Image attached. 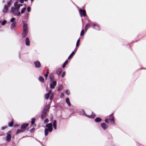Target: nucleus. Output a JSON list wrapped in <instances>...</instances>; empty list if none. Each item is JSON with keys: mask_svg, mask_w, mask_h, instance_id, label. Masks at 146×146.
<instances>
[{"mask_svg": "<svg viewBox=\"0 0 146 146\" xmlns=\"http://www.w3.org/2000/svg\"><path fill=\"white\" fill-rule=\"evenodd\" d=\"M79 13L81 17H82V15H83L84 17L86 16V13L85 10H83L82 9H80L79 10Z\"/></svg>", "mask_w": 146, "mask_h": 146, "instance_id": "8", "label": "nucleus"}, {"mask_svg": "<svg viewBox=\"0 0 146 146\" xmlns=\"http://www.w3.org/2000/svg\"><path fill=\"white\" fill-rule=\"evenodd\" d=\"M11 4V2L10 1V2H7V4H8V6L9 7L10 6Z\"/></svg>", "mask_w": 146, "mask_h": 146, "instance_id": "46", "label": "nucleus"}, {"mask_svg": "<svg viewBox=\"0 0 146 146\" xmlns=\"http://www.w3.org/2000/svg\"><path fill=\"white\" fill-rule=\"evenodd\" d=\"M53 127L55 129H56V124H53Z\"/></svg>", "mask_w": 146, "mask_h": 146, "instance_id": "40", "label": "nucleus"}, {"mask_svg": "<svg viewBox=\"0 0 146 146\" xmlns=\"http://www.w3.org/2000/svg\"><path fill=\"white\" fill-rule=\"evenodd\" d=\"M29 125V124L27 123H24L22 124L21 126V128L24 130V131L25 130V129Z\"/></svg>", "mask_w": 146, "mask_h": 146, "instance_id": "14", "label": "nucleus"}, {"mask_svg": "<svg viewBox=\"0 0 146 146\" xmlns=\"http://www.w3.org/2000/svg\"><path fill=\"white\" fill-rule=\"evenodd\" d=\"M52 92V91L51 90H49L48 91V94H49V95H50V94Z\"/></svg>", "mask_w": 146, "mask_h": 146, "instance_id": "49", "label": "nucleus"}, {"mask_svg": "<svg viewBox=\"0 0 146 146\" xmlns=\"http://www.w3.org/2000/svg\"><path fill=\"white\" fill-rule=\"evenodd\" d=\"M14 6V7H11L10 13L13 14L14 16H19L20 15L21 13L19 12V7L18 5Z\"/></svg>", "mask_w": 146, "mask_h": 146, "instance_id": "1", "label": "nucleus"}, {"mask_svg": "<svg viewBox=\"0 0 146 146\" xmlns=\"http://www.w3.org/2000/svg\"><path fill=\"white\" fill-rule=\"evenodd\" d=\"M48 73H49V72H46V74H48Z\"/></svg>", "mask_w": 146, "mask_h": 146, "instance_id": "51", "label": "nucleus"}, {"mask_svg": "<svg viewBox=\"0 0 146 146\" xmlns=\"http://www.w3.org/2000/svg\"><path fill=\"white\" fill-rule=\"evenodd\" d=\"M46 127L48 128H46L44 130L45 135L46 136L48 133V132H51L52 131V124L51 123L47 124Z\"/></svg>", "mask_w": 146, "mask_h": 146, "instance_id": "3", "label": "nucleus"}, {"mask_svg": "<svg viewBox=\"0 0 146 146\" xmlns=\"http://www.w3.org/2000/svg\"><path fill=\"white\" fill-rule=\"evenodd\" d=\"M48 76V75L47 74H45L44 76L45 78L46 79H47Z\"/></svg>", "mask_w": 146, "mask_h": 146, "instance_id": "44", "label": "nucleus"}, {"mask_svg": "<svg viewBox=\"0 0 146 146\" xmlns=\"http://www.w3.org/2000/svg\"><path fill=\"white\" fill-rule=\"evenodd\" d=\"M64 96V94L63 93H62L61 94V95H60V97L61 98H62V97H63Z\"/></svg>", "mask_w": 146, "mask_h": 146, "instance_id": "42", "label": "nucleus"}, {"mask_svg": "<svg viewBox=\"0 0 146 146\" xmlns=\"http://www.w3.org/2000/svg\"><path fill=\"white\" fill-rule=\"evenodd\" d=\"M84 29H83L82 30L81 33H80V35L81 36H82L84 34Z\"/></svg>", "mask_w": 146, "mask_h": 146, "instance_id": "34", "label": "nucleus"}, {"mask_svg": "<svg viewBox=\"0 0 146 146\" xmlns=\"http://www.w3.org/2000/svg\"><path fill=\"white\" fill-rule=\"evenodd\" d=\"M48 119H46L44 121V123H47L48 122Z\"/></svg>", "mask_w": 146, "mask_h": 146, "instance_id": "39", "label": "nucleus"}, {"mask_svg": "<svg viewBox=\"0 0 146 146\" xmlns=\"http://www.w3.org/2000/svg\"><path fill=\"white\" fill-rule=\"evenodd\" d=\"M39 80L42 82H43L44 81V79L43 78L40 76L39 77Z\"/></svg>", "mask_w": 146, "mask_h": 146, "instance_id": "23", "label": "nucleus"}, {"mask_svg": "<svg viewBox=\"0 0 146 146\" xmlns=\"http://www.w3.org/2000/svg\"><path fill=\"white\" fill-rule=\"evenodd\" d=\"M82 111L81 112H81V113L82 114H84L87 117H88L89 118H94L95 117V114L94 113H93L92 112V115H87L85 113V111L84 110L82 109Z\"/></svg>", "mask_w": 146, "mask_h": 146, "instance_id": "5", "label": "nucleus"}, {"mask_svg": "<svg viewBox=\"0 0 146 146\" xmlns=\"http://www.w3.org/2000/svg\"><path fill=\"white\" fill-rule=\"evenodd\" d=\"M14 5H18L19 7V9L20 8L21 6H23V4H18L17 2H15L14 3Z\"/></svg>", "mask_w": 146, "mask_h": 146, "instance_id": "25", "label": "nucleus"}, {"mask_svg": "<svg viewBox=\"0 0 146 146\" xmlns=\"http://www.w3.org/2000/svg\"><path fill=\"white\" fill-rule=\"evenodd\" d=\"M66 93L68 95H70V90H67L66 91Z\"/></svg>", "mask_w": 146, "mask_h": 146, "instance_id": "32", "label": "nucleus"}, {"mask_svg": "<svg viewBox=\"0 0 146 146\" xmlns=\"http://www.w3.org/2000/svg\"><path fill=\"white\" fill-rule=\"evenodd\" d=\"M66 101L69 106H71V104L68 98H67L66 99Z\"/></svg>", "mask_w": 146, "mask_h": 146, "instance_id": "20", "label": "nucleus"}, {"mask_svg": "<svg viewBox=\"0 0 146 146\" xmlns=\"http://www.w3.org/2000/svg\"><path fill=\"white\" fill-rule=\"evenodd\" d=\"M34 0H31V3H32V2H33V1Z\"/></svg>", "mask_w": 146, "mask_h": 146, "instance_id": "52", "label": "nucleus"}, {"mask_svg": "<svg viewBox=\"0 0 146 146\" xmlns=\"http://www.w3.org/2000/svg\"><path fill=\"white\" fill-rule=\"evenodd\" d=\"M24 130L22 129H18L17 130L16 132V134H17L19 133L20 132H24Z\"/></svg>", "mask_w": 146, "mask_h": 146, "instance_id": "22", "label": "nucleus"}, {"mask_svg": "<svg viewBox=\"0 0 146 146\" xmlns=\"http://www.w3.org/2000/svg\"><path fill=\"white\" fill-rule=\"evenodd\" d=\"M50 107L49 105L47 104L45 106L44 109L41 115V119H43L45 118L46 117V113L48 112V110Z\"/></svg>", "mask_w": 146, "mask_h": 146, "instance_id": "2", "label": "nucleus"}, {"mask_svg": "<svg viewBox=\"0 0 146 146\" xmlns=\"http://www.w3.org/2000/svg\"><path fill=\"white\" fill-rule=\"evenodd\" d=\"M13 121L9 123V125L11 127H12L13 126Z\"/></svg>", "mask_w": 146, "mask_h": 146, "instance_id": "29", "label": "nucleus"}, {"mask_svg": "<svg viewBox=\"0 0 146 146\" xmlns=\"http://www.w3.org/2000/svg\"><path fill=\"white\" fill-rule=\"evenodd\" d=\"M74 53L75 52H74V51H73L71 53V54L70 55V56L68 57V59H70L72 57V56L74 55Z\"/></svg>", "mask_w": 146, "mask_h": 146, "instance_id": "26", "label": "nucleus"}, {"mask_svg": "<svg viewBox=\"0 0 146 146\" xmlns=\"http://www.w3.org/2000/svg\"><path fill=\"white\" fill-rule=\"evenodd\" d=\"M8 7L7 5H5L3 9V10L2 11L3 13H6L7 12L8 10Z\"/></svg>", "mask_w": 146, "mask_h": 146, "instance_id": "15", "label": "nucleus"}, {"mask_svg": "<svg viewBox=\"0 0 146 146\" xmlns=\"http://www.w3.org/2000/svg\"><path fill=\"white\" fill-rule=\"evenodd\" d=\"M27 10L28 12H30L31 11V8L29 7H27Z\"/></svg>", "mask_w": 146, "mask_h": 146, "instance_id": "38", "label": "nucleus"}, {"mask_svg": "<svg viewBox=\"0 0 146 146\" xmlns=\"http://www.w3.org/2000/svg\"><path fill=\"white\" fill-rule=\"evenodd\" d=\"M53 124H56V120L54 121Z\"/></svg>", "mask_w": 146, "mask_h": 146, "instance_id": "48", "label": "nucleus"}, {"mask_svg": "<svg viewBox=\"0 0 146 146\" xmlns=\"http://www.w3.org/2000/svg\"><path fill=\"white\" fill-rule=\"evenodd\" d=\"M101 127L104 130H105L108 128V125L105 123H102L101 125Z\"/></svg>", "mask_w": 146, "mask_h": 146, "instance_id": "9", "label": "nucleus"}, {"mask_svg": "<svg viewBox=\"0 0 146 146\" xmlns=\"http://www.w3.org/2000/svg\"><path fill=\"white\" fill-rule=\"evenodd\" d=\"M35 118H32L31 119V123L32 124H33L35 122Z\"/></svg>", "mask_w": 146, "mask_h": 146, "instance_id": "30", "label": "nucleus"}, {"mask_svg": "<svg viewBox=\"0 0 146 146\" xmlns=\"http://www.w3.org/2000/svg\"><path fill=\"white\" fill-rule=\"evenodd\" d=\"M15 18H14V17L12 18L11 19L10 21L12 22H13L15 21Z\"/></svg>", "mask_w": 146, "mask_h": 146, "instance_id": "36", "label": "nucleus"}, {"mask_svg": "<svg viewBox=\"0 0 146 146\" xmlns=\"http://www.w3.org/2000/svg\"><path fill=\"white\" fill-rule=\"evenodd\" d=\"M1 21H0V23H1Z\"/></svg>", "mask_w": 146, "mask_h": 146, "instance_id": "54", "label": "nucleus"}, {"mask_svg": "<svg viewBox=\"0 0 146 146\" xmlns=\"http://www.w3.org/2000/svg\"><path fill=\"white\" fill-rule=\"evenodd\" d=\"M34 64L35 67L36 68H39L41 66V64L38 61H35L34 62Z\"/></svg>", "mask_w": 146, "mask_h": 146, "instance_id": "7", "label": "nucleus"}, {"mask_svg": "<svg viewBox=\"0 0 146 146\" xmlns=\"http://www.w3.org/2000/svg\"><path fill=\"white\" fill-rule=\"evenodd\" d=\"M6 128H7L6 127H5V126L3 127H1V129L2 130H4L5 129H6Z\"/></svg>", "mask_w": 146, "mask_h": 146, "instance_id": "45", "label": "nucleus"}, {"mask_svg": "<svg viewBox=\"0 0 146 146\" xmlns=\"http://www.w3.org/2000/svg\"><path fill=\"white\" fill-rule=\"evenodd\" d=\"M16 23L15 22H13L11 24V28L12 29H13L16 26Z\"/></svg>", "mask_w": 146, "mask_h": 146, "instance_id": "19", "label": "nucleus"}, {"mask_svg": "<svg viewBox=\"0 0 146 146\" xmlns=\"http://www.w3.org/2000/svg\"><path fill=\"white\" fill-rule=\"evenodd\" d=\"M101 119L100 117H97L95 119V121L96 122H99L101 121Z\"/></svg>", "mask_w": 146, "mask_h": 146, "instance_id": "24", "label": "nucleus"}, {"mask_svg": "<svg viewBox=\"0 0 146 146\" xmlns=\"http://www.w3.org/2000/svg\"><path fill=\"white\" fill-rule=\"evenodd\" d=\"M68 63V61L67 60H66L64 62V63L63 65H62V67L63 68H64L66 65Z\"/></svg>", "mask_w": 146, "mask_h": 146, "instance_id": "27", "label": "nucleus"}, {"mask_svg": "<svg viewBox=\"0 0 146 146\" xmlns=\"http://www.w3.org/2000/svg\"><path fill=\"white\" fill-rule=\"evenodd\" d=\"M113 113L110 115L109 116V120L110 121V124L111 125L115 124L114 118L112 116Z\"/></svg>", "mask_w": 146, "mask_h": 146, "instance_id": "6", "label": "nucleus"}, {"mask_svg": "<svg viewBox=\"0 0 146 146\" xmlns=\"http://www.w3.org/2000/svg\"><path fill=\"white\" fill-rule=\"evenodd\" d=\"M90 23L92 25V27L93 29L98 30H100L99 26L97 24L92 22V21H90Z\"/></svg>", "mask_w": 146, "mask_h": 146, "instance_id": "4", "label": "nucleus"}, {"mask_svg": "<svg viewBox=\"0 0 146 146\" xmlns=\"http://www.w3.org/2000/svg\"><path fill=\"white\" fill-rule=\"evenodd\" d=\"M90 21H89V23H88L85 26V29L86 31H87L88 29H89V28H90V27L91 25H92L91 24V23H90Z\"/></svg>", "mask_w": 146, "mask_h": 146, "instance_id": "11", "label": "nucleus"}, {"mask_svg": "<svg viewBox=\"0 0 146 146\" xmlns=\"http://www.w3.org/2000/svg\"><path fill=\"white\" fill-rule=\"evenodd\" d=\"M25 9H26L25 7L23 8L21 10V13H23L24 12Z\"/></svg>", "mask_w": 146, "mask_h": 146, "instance_id": "33", "label": "nucleus"}, {"mask_svg": "<svg viewBox=\"0 0 146 146\" xmlns=\"http://www.w3.org/2000/svg\"><path fill=\"white\" fill-rule=\"evenodd\" d=\"M76 48L75 49H74V52H76Z\"/></svg>", "mask_w": 146, "mask_h": 146, "instance_id": "50", "label": "nucleus"}, {"mask_svg": "<svg viewBox=\"0 0 146 146\" xmlns=\"http://www.w3.org/2000/svg\"><path fill=\"white\" fill-rule=\"evenodd\" d=\"M62 72V69L61 68H58L56 70V73L58 76L60 75Z\"/></svg>", "mask_w": 146, "mask_h": 146, "instance_id": "16", "label": "nucleus"}, {"mask_svg": "<svg viewBox=\"0 0 146 146\" xmlns=\"http://www.w3.org/2000/svg\"><path fill=\"white\" fill-rule=\"evenodd\" d=\"M56 84V81H54L52 83H51L50 85V87L51 88L54 89Z\"/></svg>", "mask_w": 146, "mask_h": 146, "instance_id": "10", "label": "nucleus"}, {"mask_svg": "<svg viewBox=\"0 0 146 146\" xmlns=\"http://www.w3.org/2000/svg\"><path fill=\"white\" fill-rule=\"evenodd\" d=\"M80 39H78L77 41V42H76V47L78 46V44L79 43V42H80Z\"/></svg>", "mask_w": 146, "mask_h": 146, "instance_id": "35", "label": "nucleus"}, {"mask_svg": "<svg viewBox=\"0 0 146 146\" xmlns=\"http://www.w3.org/2000/svg\"><path fill=\"white\" fill-rule=\"evenodd\" d=\"M53 93L50 96V100H52V98H53Z\"/></svg>", "mask_w": 146, "mask_h": 146, "instance_id": "41", "label": "nucleus"}, {"mask_svg": "<svg viewBox=\"0 0 146 146\" xmlns=\"http://www.w3.org/2000/svg\"><path fill=\"white\" fill-rule=\"evenodd\" d=\"M7 22V21L6 20H4L1 23V25H4Z\"/></svg>", "mask_w": 146, "mask_h": 146, "instance_id": "31", "label": "nucleus"}, {"mask_svg": "<svg viewBox=\"0 0 146 146\" xmlns=\"http://www.w3.org/2000/svg\"><path fill=\"white\" fill-rule=\"evenodd\" d=\"M105 121L106 123H108L109 121L108 119H106L105 120Z\"/></svg>", "mask_w": 146, "mask_h": 146, "instance_id": "43", "label": "nucleus"}, {"mask_svg": "<svg viewBox=\"0 0 146 146\" xmlns=\"http://www.w3.org/2000/svg\"><path fill=\"white\" fill-rule=\"evenodd\" d=\"M63 86L61 84H60L59 85V86L58 87V91H60L61 90L63 89Z\"/></svg>", "mask_w": 146, "mask_h": 146, "instance_id": "21", "label": "nucleus"}, {"mask_svg": "<svg viewBox=\"0 0 146 146\" xmlns=\"http://www.w3.org/2000/svg\"><path fill=\"white\" fill-rule=\"evenodd\" d=\"M25 44L27 46H29L30 45V41L28 37L26 38L25 39Z\"/></svg>", "mask_w": 146, "mask_h": 146, "instance_id": "17", "label": "nucleus"}, {"mask_svg": "<svg viewBox=\"0 0 146 146\" xmlns=\"http://www.w3.org/2000/svg\"><path fill=\"white\" fill-rule=\"evenodd\" d=\"M49 96V94H46L45 95V97L46 99H48Z\"/></svg>", "mask_w": 146, "mask_h": 146, "instance_id": "28", "label": "nucleus"}, {"mask_svg": "<svg viewBox=\"0 0 146 146\" xmlns=\"http://www.w3.org/2000/svg\"><path fill=\"white\" fill-rule=\"evenodd\" d=\"M83 19H82V21H83Z\"/></svg>", "mask_w": 146, "mask_h": 146, "instance_id": "53", "label": "nucleus"}, {"mask_svg": "<svg viewBox=\"0 0 146 146\" xmlns=\"http://www.w3.org/2000/svg\"><path fill=\"white\" fill-rule=\"evenodd\" d=\"M65 72H64L61 75V77L62 78H63L65 76Z\"/></svg>", "mask_w": 146, "mask_h": 146, "instance_id": "37", "label": "nucleus"}, {"mask_svg": "<svg viewBox=\"0 0 146 146\" xmlns=\"http://www.w3.org/2000/svg\"><path fill=\"white\" fill-rule=\"evenodd\" d=\"M19 1L20 2L22 3H23L24 2V1H25L24 0H19Z\"/></svg>", "mask_w": 146, "mask_h": 146, "instance_id": "47", "label": "nucleus"}, {"mask_svg": "<svg viewBox=\"0 0 146 146\" xmlns=\"http://www.w3.org/2000/svg\"><path fill=\"white\" fill-rule=\"evenodd\" d=\"M6 140L8 142L10 141L11 139V135L10 134L8 133H7V136L6 137Z\"/></svg>", "mask_w": 146, "mask_h": 146, "instance_id": "13", "label": "nucleus"}, {"mask_svg": "<svg viewBox=\"0 0 146 146\" xmlns=\"http://www.w3.org/2000/svg\"><path fill=\"white\" fill-rule=\"evenodd\" d=\"M28 32L23 31L22 33V36L23 38L25 37L27 35Z\"/></svg>", "mask_w": 146, "mask_h": 146, "instance_id": "18", "label": "nucleus"}, {"mask_svg": "<svg viewBox=\"0 0 146 146\" xmlns=\"http://www.w3.org/2000/svg\"><path fill=\"white\" fill-rule=\"evenodd\" d=\"M24 31L28 32V27L27 24L24 23L23 25V30Z\"/></svg>", "mask_w": 146, "mask_h": 146, "instance_id": "12", "label": "nucleus"}]
</instances>
